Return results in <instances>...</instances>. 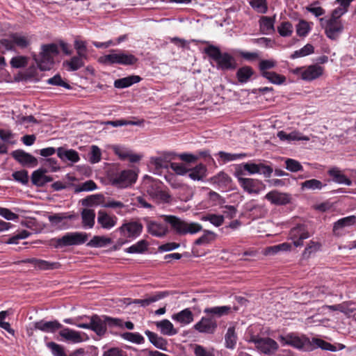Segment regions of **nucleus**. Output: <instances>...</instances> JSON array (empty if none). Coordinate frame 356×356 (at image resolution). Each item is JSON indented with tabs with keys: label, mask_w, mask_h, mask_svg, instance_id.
I'll use <instances>...</instances> for the list:
<instances>
[{
	"label": "nucleus",
	"mask_w": 356,
	"mask_h": 356,
	"mask_svg": "<svg viewBox=\"0 0 356 356\" xmlns=\"http://www.w3.org/2000/svg\"><path fill=\"white\" fill-rule=\"evenodd\" d=\"M211 181L220 188H225L232 183V179L227 173L222 171L213 176Z\"/></svg>",
	"instance_id": "obj_36"
},
{
	"label": "nucleus",
	"mask_w": 356,
	"mask_h": 356,
	"mask_svg": "<svg viewBox=\"0 0 356 356\" xmlns=\"http://www.w3.org/2000/svg\"><path fill=\"white\" fill-rule=\"evenodd\" d=\"M137 175L132 170H124L116 174L113 184L120 188H126L136 181Z\"/></svg>",
	"instance_id": "obj_14"
},
{
	"label": "nucleus",
	"mask_w": 356,
	"mask_h": 356,
	"mask_svg": "<svg viewBox=\"0 0 356 356\" xmlns=\"http://www.w3.org/2000/svg\"><path fill=\"white\" fill-rule=\"evenodd\" d=\"M88 240V234L83 232H68L61 238H54L50 241V245L55 248L78 245L85 243Z\"/></svg>",
	"instance_id": "obj_8"
},
{
	"label": "nucleus",
	"mask_w": 356,
	"mask_h": 356,
	"mask_svg": "<svg viewBox=\"0 0 356 356\" xmlns=\"http://www.w3.org/2000/svg\"><path fill=\"white\" fill-rule=\"evenodd\" d=\"M81 218L83 227L92 228L94 226L95 212L93 209H83L81 212Z\"/></svg>",
	"instance_id": "obj_38"
},
{
	"label": "nucleus",
	"mask_w": 356,
	"mask_h": 356,
	"mask_svg": "<svg viewBox=\"0 0 356 356\" xmlns=\"http://www.w3.org/2000/svg\"><path fill=\"white\" fill-rule=\"evenodd\" d=\"M328 175L332 178L333 181L343 184L347 186L352 184V181L343 174L338 168H332L328 170Z\"/></svg>",
	"instance_id": "obj_30"
},
{
	"label": "nucleus",
	"mask_w": 356,
	"mask_h": 356,
	"mask_svg": "<svg viewBox=\"0 0 356 356\" xmlns=\"http://www.w3.org/2000/svg\"><path fill=\"white\" fill-rule=\"evenodd\" d=\"M276 61L273 60H262L259 63V69L260 71L261 76H264L265 73H270L268 71L270 69L274 68L276 66Z\"/></svg>",
	"instance_id": "obj_53"
},
{
	"label": "nucleus",
	"mask_w": 356,
	"mask_h": 356,
	"mask_svg": "<svg viewBox=\"0 0 356 356\" xmlns=\"http://www.w3.org/2000/svg\"><path fill=\"white\" fill-rule=\"evenodd\" d=\"M289 236L294 246L300 247L303 245V241L310 237V234L305 225L299 224L291 229Z\"/></svg>",
	"instance_id": "obj_10"
},
{
	"label": "nucleus",
	"mask_w": 356,
	"mask_h": 356,
	"mask_svg": "<svg viewBox=\"0 0 356 356\" xmlns=\"http://www.w3.org/2000/svg\"><path fill=\"white\" fill-rule=\"evenodd\" d=\"M57 155L63 161H70L72 163H77L80 160L79 153L76 150L66 149L63 147L57 149Z\"/></svg>",
	"instance_id": "obj_26"
},
{
	"label": "nucleus",
	"mask_w": 356,
	"mask_h": 356,
	"mask_svg": "<svg viewBox=\"0 0 356 356\" xmlns=\"http://www.w3.org/2000/svg\"><path fill=\"white\" fill-rule=\"evenodd\" d=\"M47 347L50 349L54 356H82L84 353L83 349L79 348L67 355L65 351V348L62 345L58 344L54 341L48 342Z\"/></svg>",
	"instance_id": "obj_21"
},
{
	"label": "nucleus",
	"mask_w": 356,
	"mask_h": 356,
	"mask_svg": "<svg viewBox=\"0 0 356 356\" xmlns=\"http://www.w3.org/2000/svg\"><path fill=\"white\" fill-rule=\"evenodd\" d=\"M48 172L46 168H40L32 172L31 182L34 186L43 187L44 184L45 174Z\"/></svg>",
	"instance_id": "obj_32"
},
{
	"label": "nucleus",
	"mask_w": 356,
	"mask_h": 356,
	"mask_svg": "<svg viewBox=\"0 0 356 356\" xmlns=\"http://www.w3.org/2000/svg\"><path fill=\"white\" fill-rule=\"evenodd\" d=\"M217 327L216 320L207 315L202 317L200 321L194 325L193 328L200 333L213 334Z\"/></svg>",
	"instance_id": "obj_16"
},
{
	"label": "nucleus",
	"mask_w": 356,
	"mask_h": 356,
	"mask_svg": "<svg viewBox=\"0 0 356 356\" xmlns=\"http://www.w3.org/2000/svg\"><path fill=\"white\" fill-rule=\"evenodd\" d=\"M285 164H286V168L292 172H296L298 171L303 170V167L301 165V163L295 159H287L285 161Z\"/></svg>",
	"instance_id": "obj_59"
},
{
	"label": "nucleus",
	"mask_w": 356,
	"mask_h": 356,
	"mask_svg": "<svg viewBox=\"0 0 356 356\" xmlns=\"http://www.w3.org/2000/svg\"><path fill=\"white\" fill-rule=\"evenodd\" d=\"M172 318L184 325H188L193 321V314L190 309L186 308L172 315Z\"/></svg>",
	"instance_id": "obj_29"
},
{
	"label": "nucleus",
	"mask_w": 356,
	"mask_h": 356,
	"mask_svg": "<svg viewBox=\"0 0 356 356\" xmlns=\"http://www.w3.org/2000/svg\"><path fill=\"white\" fill-rule=\"evenodd\" d=\"M215 239V234L209 230H204V234L200 238H197L194 243L196 245L208 244Z\"/></svg>",
	"instance_id": "obj_55"
},
{
	"label": "nucleus",
	"mask_w": 356,
	"mask_h": 356,
	"mask_svg": "<svg viewBox=\"0 0 356 356\" xmlns=\"http://www.w3.org/2000/svg\"><path fill=\"white\" fill-rule=\"evenodd\" d=\"M111 238L104 236H95L88 243L87 246L99 248L111 243Z\"/></svg>",
	"instance_id": "obj_50"
},
{
	"label": "nucleus",
	"mask_w": 356,
	"mask_h": 356,
	"mask_svg": "<svg viewBox=\"0 0 356 356\" xmlns=\"http://www.w3.org/2000/svg\"><path fill=\"white\" fill-rule=\"evenodd\" d=\"M320 22L321 24L325 23V33L328 38L332 40H336L343 31V25L341 21L321 18Z\"/></svg>",
	"instance_id": "obj_12"
},
{
	"label": "nucleus",
	"mask_w": 356,
	"mask_h": 356,
	"mask_svg": "<svg viewBox=\"0 0 356 356\" xmlns=\"http://www.w3.org/2000/svg\"><path fill=\"white\" fill-rule=\"evenodd\" d=\"M90 320L91 330L98 336H104L109 327H122L123 321L118 318H113L106 315L99 316L94 314L89 317Z\"/></svg>",
	"instance_id": "obj_3"
},
{
	"label": "nucleus",
	"mask_w": 356,
	"mask_h": 356,
	"mask_svg": "<svg viewBox=\"0 0 356 356\" xmlns=\"http://www.w3.org/2000/svg\"><path fill=\"white\" fill-rule=\"evenodd\" d=\"M162 186L161 181L147 176L142 187L152 199L168 203L170 202L171 195L167 191L162 190Z\"/></svg>",
	"instance_id": "obj_6"
},
{
	"label": "nucleus",
	"mask_w": 356,
	"mask_h": 356,
	"mask_svg": "<svg viewBox=\"0 0 356 356\" xmlns=\"http://www.w3.org/2000/svg\"><path fill=\"white\" fill-rule=\"evenodd\" d=\"M148 243L145 240H140L125 250L126 252L131 254H141L147 250Z\"/></svg>",
	"instance_id": "obj_43"
},
{
	"label": "nucleus",
	"mask_w": 356,
	"mask_h": 356,
	"mask_svg": "<svg viewBox=\"0 0 356 356\" xmlns=\"http://www.w3.org/2000/svg\"><path fill=\"white\" fill-rule=\"evenodd\" d=\"M144 120H139L137 121L127 120L124 119H120L117 120L108 121V124H110L114 127L124 126V125H138L140 126L143 124Z\"/></svg>",
	"instance_id": "obj_56"
},
{
	"label": "nucleus",
	"mask_w": 356,
	"mask_h": 356,
	"mask_svg": "<svg viewBox=\"0 0 356 356\" xmlns=\"http://www.w3.org/2000/svg\"><path fill=\"white\" fill-rule=\"evenodd\" d=\"M301 189L304 190H321L322 188L325 186V184H323V183L316 179H312L309 180H306L304 182L300 184Z\"/></svg>",
	"instance_id": "obj_44"
},
{
	"label": "nucleus",
	"mask_w": 356,
	"mask_h": 356,
	"mask_svg": "<svg viewBox=\"0 0 356 356\" xmlns=\"http://www.w3.org/2000/svg\"><path fill=\"white\" fill-rule=\"evenodd\" d=\"M232 307L230 306H217L212 307H207L204 309V313L210 318L216 319L224 316H227L231 313Z\"/></svg>",
	"instance_id": "obj_24"
},
{
	"label": "nucleus",
	"mask_w": 356,
	"mask_h": 356,
	"mask_svg": "<svg viewBox=\"0 0 356 356\" xmlns=\"http://www.w3.org/2000/svg\"><path fill=\"white\" fill-rule=\"evenodd\" d=\"M225 346L227 348L234 349L235 348L237 341V336L235 332L234 327H229L227 329V333L225 336Z\"/></svg>",
	"instance_id": "obj_42"
},
{
	"label": "nucleus",
	"mask_w": 356,
	"mask_h": 356,
	"mask_svg": "<svg viewBox=\"0 0 356 356\" xmlns=\"http://www.w3.org/2000/svg\"><path fill=\"white\" fill-rule=\"evenodd\" d=\"M263 77L275 85H282L286 81V79L284 75L279 74L275 72L265 73L264 76Z\"/></svg>",
	"instance_id": "obj_52"
},
{
	"label": "nucleus",
	"mask_w": 356,
	"mask_h": 356,
	"mask_svg": "<svg viewBox=\"0 0 356 356\" xmlns=\"http://www.w3.org/2000/svg\"><path fill=\"white\" fill-rule=\"evenodd\" d=\"M293 27L291 22L286 21L282 22L277 26V32L282 37H289L292 35Z\"/></svg>",
	"instance_id": "obj_51"
},
{
	"label": "nucleus",
	"mask_w": 356,
	"mask_h": 356,
	"mask_svg": "<svg viewBox=\"0 0 356 356\" xmlns=\"http://www.w3.org/2000/svg\"><path fill=\"white\" fill-rule=\"evenodd\" d=\"M356 222V216H350L347 217H344L339 219L334 223L333 225V233L335 235H337L338 231L343 229V227L350 226L354 225Z\"/></svg>",
	"instance_id": "obj_31"
},
{
	"label": "nucleus",
	"mask_w": 356,
	"mask_h": 356,
	"mask_svg": "<svg viewBox=\"0 0 356 356\" xmlns=\"http://www.w3.org/2000/svg\"><path fill=\"white\" fill-rule=\"evenodd\" d=\"M59 330V336L65 341L74 343L83 341V339L79 332L65 327L63 325L62 328H60Z\"/></svg>",
	"instance_id": "obj_23"
},
{
	"label": "nucleus",
	"mask_w": 356,
	"mask_h": 356,
	"mask_svg": "<svg viewBox=\"0 0 356 356\" xmlns=\"http://www.w3.org/2000/svg\"><path fill=\"white\" fill-rule=\"evenodd\" d=\"M60 328H62V324L57 320L47 321L44 319L33 323V327L28 330L29 336L33 335V330H40L43 332L54 333Z\"/></svg>",
	"instance_id": "obj_11"
},
{
	"label": "nucleus",
	"mask_w": 356,
	"mask_h": 356,
	"mask_svg": "<svg viewBox=\"0 0 356 356\" xmlns=\"http://www.w3.org/2000/svg\"><path fill=\"white\" fill-rule=\"evenodd\" d=\"M141 77L138 75H130L122 79H116L114 81V86L116 88H125L140 81Z\"/></svg>",
	"instance_id": "obj_28"
},
{
	"label": "nucleus",
	"mask_w": 356,
	"mask_h": 356,
	"mask_svg": "<svg viewBox=\"0 0 356 356\" xmlns=\"http://www.w3.org/2000/svg\"><path fill=\"white\" fill-rule=\"evenodd\" d=\"M250 5L259 13L265 14L268 11L267 0H250Z\"/></svg>",
	"instance_id": "obj_49"
},
{
	"label": "nucleus",
	"mask_w": 356,
	"mask_h": 356,
	"mask_svg": "<svg viewBox=\"0 0 356 356\" xmlns=\"http://www.w3.org/2000/svg\"><path fill=\"white\" fill-rule=\"evenodd\" d=\"M246 341L254 343L255 347L261 353L266 355L274 354L279 348L277 343L269 337H259L253 333L252 327H248L246 333Z\"/></svg>",
	"instance_id": "obj_7"
},
{
	"label": "nucleus",
	"mask_w": 356,
	"mask_h": 356,
	"mask_svg": "<svg viewBox=\"0 0 356 356\" xmlns=\"http://www.w3.org/2000/svg\"><path fill=\"white\" fill-rule=\"evenodd\" d=\"M22 262L25 264H30L33 265L35 268L41 270L59 269L61 267V264L59 262H51L37 258L26 259L24 260Z\"/></svg>",
	"instance_id": "obj_20"
},
{
	"label": "nucleus",
	"mask_w": 356,
	"mask_h": 356,
	"mask_svg": "<svg viewBox=\"0 0 356 356\" xmlns=\"http://www.w3.org/2000/svg\"><path fill=\"white\" fill-rule=\"evenodd\" d=\"M59 53L57 44L54 43L44 44L39 55H34L33 59L42 71L49 70L54 63V57Z\"/></svg>",
	"instance_id": "obj_5"
},
{
	"label": "nucleus",
	"mask_w": 356,
	"mask_h": 356,
	"mask_svg": "<svg viewBox=\"0 0 356 356\" xmlns=\"http://www.w3.org/2000/svg\"><path fill=\"white\" fill-rule=\"evenodd\" d=\"M278 340L284 345H289L298 349H302L305 343L309 342L307 339H301L294 333H289L285 336L280 335Z\"/></svg>",
	"instance_id": "obj_19"
},
{
	"label": "nucleus",
	"mask_w": 356,
	"mask_h": 356,
	"mask_svg": "<svg viewBox=\"0 0 356 356\" xmlns=\"http://www.w3.org/2000/svg\"><path fill=\"white\" fill-rule=\"evenodd\" d=\"M88 57L82 56L79 54L72 56L69 60L65 62V64L68 67L69 71H76L84 66V59Z\"/></svg>",
	"instance_id": "obj_34"
},
{
	"label": "nucleus",
	"mask_w": 356,
	"mask_h": 356,
	"mask_svg": "<svg viewBox=\"0 0 356 356\" xmlns=\"http://www.w3.org/2000/svg\"><path fill=\"white\" fill-rule=\"evenodd\" d=\"M103 207L116 209V212L119 215H123V212L121 210L126 207L123 202L114 200H108L106 202H104Z\"/></svg>",
	"instance_id": "obj_58"
},
{
	"label": "nucleus",
	"mask_w": 356,
	"mask_h": 356,
	"mask_svg": "<svg viewBox=\"0 0 356 356\" xmlns=\"http://www.w3.org/2000/svg\"><path fill=\"white\" fill-rule=\"evenodd\" d=\"M97 188V184L92 180H88L79 185H78L75 188L76 193H79L81 191H92L95 190Z\"/></svg>",
	"instance_id": "obj_62"
},
{
	"label": "nucleus",
	"mask_w": 356,
	"mask_h": 356,
	"mask_svg": "<svg viewBox=\"0 0 356 356\" xmlns=\"http://www.w3.org/2000/svg\"><path fill=\"white\" fill-rule=\"evenodd\" d=\"M164 220L170 225L171 229L179 235L194 234L202 229L197 222H187L175 216H164Z\"/></svg>",
	"instance_id": "obj_4"
},
{
	"label": "nucleus",
	"mask_w": 356,
	"mask_h": 356,
	"mask_svg": "<svg viewBox=\"0 0 356 356\" xmlns=\"http://www.w3.org/2000/svg\"><path fill=\"white\" fill-rule=\"evenodd\" d=\"M194 354L195 356H215L213 350H208L198 344L195 346Z\"/></svg>",
	"instance_id": "obj_64"
},
{
	"label": "nucleus",
	"mask_w": 356,
	"mask_h": 356,
	"mask_svg": "<svg viewBox=\"0 0 356 356\" xmlns=\"http://www.w3.org/2000/svg\"><path fill=\"white\" fill-rule=\"evenodd\" d=\"M314 52V47L311 44H307L299 50L295 51L291 55V58L296 59L300 57H304L310 55Z\"/></svg>",
	"instance_id": "obj_48"
},
{
	"label": "nucleus",
	"mask_w": 356,
	"mask_h": 356,
	"mask_svg": "<svg viewBox=\"0 0 356 356\" xmlns=\"http://www.w3.org/2000/svg\"><path fill=\"white\" fill-rule=\"evenodd\" d=\"M168 294V293L166 291L158 292L147 298L138 299L136 300V302L139 304L142 307H147L151 303L156 302L165 298Z\"/></svg>",
	"instance_id": "obj_41"
},
{
	"label": "nucleus",
	"mask_w": 356,
	"mask_h": 356,
	"mask_svg": "<svg viewBox=\"0 0 356 356\" xmlns=\"http://www.w3.org/2000/svg\"><path fill=\"white\" fill-rule=\"evenodd\" d=\"M122 338L128 341L136 344H142L145 342L144 337L138 332H126L121 334Z\"/></svg>",
	"instance_id": "obj_47"
},
{
	"label": "nucleus",
	"mask_w": 356,
	"mask_h": 356,
	"mask_svg": "<svg viewBox=\"0 0 356 356\" xmlns=\"http://www.w3.org/2000/svg\"><path fill=\"white\" fill-rule=\"evenodd\" d=\"M156 325L163 334L172 336L177 333V330L174 328L172 323L168 319L159 321Z\"/></svg>",
	"instance_id": "obj_39"
},
{
	"label": "nucleus",
	"mask_w": 356,
	"mask_h": 356,
	"mask_svg": "<svg viewBox=\"0 0 356 356\" xmlns=\"http://www.w3.org/2000/svg\"><path fill=\"white\" fill-rule=\"evenodd\" d=\"M241 181L238 184L244 191L249 194H259L266 187L262 181L259 179L245 178V179H241Z\"/></svg>",
	"instance_id": "obj_17"
},
{
	"label": "nucleus",
	"mask_w": 356,
	"mask_h": 356,
	"mask_svg": "<svg viewBox=\"0 0 356 356\" xmlns=\"http://www.w3.org/2000/svg\"><path fill=\"white\" fill-rule=\"evenodd\" d=\"M207 172V167L202 163H200L193 168L188 169V177L193 180H202L205 176Z\"/></svg>",
	"instance_id": "obj_33"
},
{
	"label": "nucleus",
	"mask_w": 356,
	"mask_h": 356,
	"mask_svg": "<svg viewBox=\"0 0 356 356\" xmlns=\"http://www.w3.org/2000/svg\"><path fill=\"white\" fill-rule=\"evenodd\" d=\"M98 62L104 65L132 66L138 62V58L129 51L111 49V54L100 56Z\"/></svg>",
	"instance_id": "obj_2"
},
{
	"label": "nucleus",
	"mask_w": 356,
	"mask_h": 356,
	"mask_svg": "<svg viewBox=\"0 0 356 356\" xmlns=\"http://www.w3.org/2000/svg\"><path fill=\"white\" fill-rule=\"evenodd\" d=\"M265 198L271 204L275 205H286L290 203L291 200L290 194L281 193L276 190L268 192L265 195Z\"/></svg>",
	"instance_id": "obj_18"
},
{
	"label": "nucleus",
	"mask_w": 356,
	"mask_h": 356,
	"mask_svg": "<svg viewBox=\"0 0 356 356\" xmlns=\"http://www.w3.org/2000/svg\"><path fill=\"white\" fill-rule=\"evenodd\" d=\"M11 156L22 166L34 168L38 164V159L23 149H16L11 152Z\"/></svg>",
	"instance_id": "obj_13"
},
{
	"label": "nucleus",
	"mask_w": 356,
	"mask_h": 356,
	"mask_svg": "<svg viewBox=\"0 0 356 356\" xmlns=\"http://www.w3.org/2000/svg\"><path fill=\"white\" fill-rule=\"evenodd\" d=\"M320 243L314 241H310L303 252V257H309L312 253L318 251L320 249Z\"/></svg>",
	"instance_id": "obj_63"
},
{
	"label": "nucleus",
	"mask_w": 356,
	"mask_h": 356,
	"mask_svg": "<svg viewBox=\"0 0 356 356\" xmlns=\"http://www.w3.org/2000/svg\"><path fill=\"white\" fill-rule=\"evenodd\" d=\"M201 220L203 221H209L216 227H220L224 222V216L213 213H207L202 216Z\"/></svg>",
	"instance_id": "obj_46"
},
{
	"label": "nucleus",
	"mask_w": 356,
	"mask_h": 356,
	"mask_svg": "<svg viewBox=\"0 0 356 356\" xmlns=\"http://www.w3.org/2000/svg\"><path fill=\"white\" fill-rule=\"evenodd\" d=\"M143 225L138 221L125 222L118 228L122 235L129 238H136L139 236L143 232Z\"/></svg>",
	"instance_id": "obj_15"
},
{
	"label": "nucleus",
	"mask_w": 356,
	"mask_h": 356,
	"mask_svg": "<svg viewBox=\"0 0 356 356\" xmlns=\"http://www.w3.org/2000/svg\"><path fill=\"white\" fill-rule=\"evenodd\" d=\"M10 38L13 40V45H16L22 49L26 48L29 44V41L26 37L19 35L18 33H12Z\"/></svg>",
	"instance_id": "obj_57"
},
{
	"label": "nucleus",
	"mask_w": 356,
	"mask_h": 356,
	"mask_svg": "<svg viewBox=\"0 0 356 356\" xmlns=\"http://www.w3.org/2000/svg\"><path fill=\"white\" fill-rule=\"evenodd\" d=\"M275 17H270L262 16L259 20L261 31L264 34H269L275 31L274 28Z\"/></svg>",
	"instance_id": "obj_37"
},
{
	"label": "nucleus",
	"mask_w": 356,
	"mask_h": 356,
	"mask_svg": "<svg viewBox=\"0 0 356 356\" xmlns=\"http://www.w3.org/2000/svg\"><path fill=\"white\" fill-rule=\"evenodd\" d=\"M254 74V70L251 66L244 65L239 67L236 72L237 81L241 84L249 82Z\"/></svg>",
	"instance_id": "obj_25"
},
{
	"label": "nucleus",
	"mask_w": 356,
	"mask_h": 356,
	"mask_svg": "<svg viewBox=\"0 0 356 356\" xmlns=\"http://www.w3.org/2000/svg\"><path fill=\"white\" fill-rule=\"evenodd\" d=\"M10 63L13 68L24 67L28 64V58L23 56H15L11 58Z\"/></svg>",
	"instance_id": "obj_60"
},
{
	"label": "nucleus",
	"mask_w": 356,
	"mask_h": 356,
	"mask_svg": "<svg viewBox=\"0 0 356 356\" xmlns=\"http://www.w3.org/2000/svg\"><path fill=\"white\" fill-rule=\"evenodd\" d=\"M46 82L49 85L61 86L68 90L72 88L71 86L65 81L59 74H56L53 77L48 79Z\"/></svg>",
	"instance_id": "obj_54"
},
{
	"label": "nucleus",
	"mask_w": 356,
	"mask_h": 356,
	"mask_svg": "<svg viewBox=\"0 0 356 356\" xmlns=\"http://www.w3.org/2000/svg\"><path fill=\"white\" fill-rule=\"evenodd\" d=\"M218 155L224 163L238 159H241L247 156L245 153L232 154L222 151L219 152Z\"/></svg>",
	"instance_id": "obj_45"
},
{
	"label": "nucleus",
	"mask_w": 356,
	"mask_h": 356,
	"mask_svg": "<svg viewBox=\"0 0 356 356\" xmlns=\"http://www.w3.org/2000/svg\"><path fill=\"white\" fill-rule=\"evenodd\" d=\"M147 228L148 233L157 237H161L165 235L167 232L165 225L155 221H148Z\"/></svg>",
	"instance_id": "obj_27"
},
{
	"label": "nucleus",
	"mask_w": 356,
	"mask_h": 356,
	"mask_svg": "<svg viewBox=\"0 0 356 356\" xmlns=\"http://www.w3.org/2000/svg\"><path fill=\"white\" fill-rule=\"evenodd\" d=\"M310 26L307 22L301 19L296 26V33L300 37H305L310 31Z\"/></svg>",
	"instance_id": "obj_61"
},
{
	"label": "nucleus",
	"mask_w": 356,
	"mask_h": 356,
	"mask_svg": "<svg viewBox=\"0 0 356 356\" xmlns=\"http://www.w3.org/2000/svg\"><path fill=\"white\" fill-rule=\"evenodd\" d=\"M277 137L281 140H309L307 136H301L300 133L296 131L286 134L284 131H280L277 133Z\"/></svg>",
	"instance_id": "obj_40"
},
{
	"label": "nucleus",
	"mask_w": 356,
	"mask_h": 356,
	"mask_svg": "<svg viewBox=\"0 0 356 356\" xmlns=\"http://www.w3.org/2000/svg\"><path fill=\"white\" fill-rule=\"evenodd\" d=\"M118 218L115 216L108 215L105 211L98 212L97 222L102 228L110 229L117 224Z\"/></svg>",
	"instance_id": "obj_22"
},
{
	"label": "nucleus",
	"mask_w": 356,
	"mask_h": 356,
	"mask_svg": "<svg viewBox=\"0 0 356 356\" xmlns=\"http://www.w3.org/2000/svg\"><path fill=\"white\" fill-rule=\"evenodd\" d=\"M203 53L216 63L218 70L222 71L234 70L237 67L235 58L227 52H222L217 46L209 44L203 49Z\"/></svg>",
	"instance_id": "obj_1"
},
{
	"label": "nucleus",
	"mask_w": 356,
	"mask_h": 356,
	"mask_svg": "<svg viewBox=\"0 0 356 356\" xmlns=\"http://www.w3.org/2000/svg\"><path fill=\"white\" fill-rule=\"evenodd\" d=\"M145 335L148 337L149 341L156 348L165 350L167 346V341L162 337L159 336L157 334L146 330Z\"/></svg>",
	"instance_id": "obj_35"
},
{
	"label": "nucleus",
	"mask_w": 356,
	"mask_h": 356,
	"mask_svg": "<svg viewBox=\"0 0 356 356\" xmlns=\"http://www.w3.org/2000/svg\"><path fill=\"white\" fill-rule=\"evenodd\" d=\"M324 67L318 64H313L308 66L298 67L290 70V72L305 81H312L321 76L324 72Z\"/></svg>",
	"instance_id": "obj_9"
}]
</instances>
